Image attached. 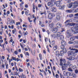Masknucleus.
Wrapping results in <instances>:
<instances>
[{
	"mask_svg": "<svg viewBox=\"0 0 78 78\" xmlns=\"http://www.w3.org/2000/svg\"><path fill=\"white\" fill-rule=\"evenodd\" d=\"M76 31H78V24L76 25L75 27H72L71 28V30H68L67 31V33L68 34L67 36V37L69 38L70 36H72L73 34H73H76L78 33V32Z\"/></svg>",
	"mask_w": 78,
	"mask_h": 78,
	"instance_id": "nucleus-1",
	"label": "nucleus"
},
{
	"mask_svg": "<svg viewBox=\"0 0 78 78\" xmlns=\"http://www.w3.org/2000/svg\"><path fill=\"white\" fill-rule=\"evenodd\" d=\"M61 44L62 45L61 46V48H65V46L66 45V42L64 40H63L61 41Z\"/></svg>",
	"mask_w": 78,
	"mask_h": 78,
	"instance_id": "nucleus-2",
	"label": "nucleus"
},
{
	"mask_svg": "<svg viewBox=\"0 0 78 78\" xmlns=\"http://www.w3.org/2000/svg\"><path fill=\"white\" fill-rule=\"evenodd\" d=\"M55 14L54 13H49V14L48 15V19H52L53 17H55Z\"/></svg>",
	"mask_w": 78,
	"mask_h": 78,
	"instance_id": "nucleus-3",
	"label": "nucleus"
},
{
	"mask_svg": "<svg viewBox=\"0 0 78 78\" xmlns=\"http://www.w3.org/2000/svg\"><path fill=\"white\" fill-rule=\"evenodd\" d=\"M55 4V2H48L47 3L48 6H50L51 7H52L53 6H54Z\"/></svg>",
	"mask_w": 78,
	"mask_h": 78,
	"instance_id": "nucleus-4",
	"label": "nucleus"
},
{
	"mask_svg": "<svg viewBox=\"0 0 78 78\" xmlns=\"http://www.w3.org/2000/svg\"><path fill=\"white\" fill-rule=\"evenodd\" d=\"M67 54L69 56H70V55H73L75 56V52H73V51H69L67 52Z\"/></svg>",
	"mask_w": 78,
	"mask_h": 78,
	"instance_id": "nucleus-5",
	"label": "nucleus"
},
{
	"mask_svg": "<svg viewBox=\"0 0 78 78\" xmlns=\"http://www.w3.org/2000/svg\"><path fill=\"white\" fill-rule=\"evenodd\" d=\"M74 9L67 10H66V12L69 13H71V12H74Z\"/></svg>",
	"mask_w": 78,
	"mask_h": 78,
	"instance_id": "nucleus-6",
	"label": "nucleus"
},
{
	"mask_svg": "<svg viewBox=\"0 0 78 78\" xmlns=\"http://www.w3.org/2000/svg\"><path fill=\"white\" fill-rule=\"evenodd\" d=\"M57 28H60L62 27V24H61L60 23H58L56 25Z\"/></svg>",
	"mask_w": 78,
	"mask_h": 78,
	"instance_id": "nucleus-7",
	"label": "nucleus"
},
{
	"mask_svg": "<svg viewBox=\"0 0 78 78\" xmlns=\"http://www.w3.org/2000/svg\"><path fill=\"white\" fill-rule=\"evenodd\" d=\"M57 39H59L60 40H61V41H63L64 39V36L63 35H60V36H59V37H58V38H57Z\"/></svg>",
	"mask_w": 78,
	"mask_h": 78,
	"instance_id": "nucleus-8",
	"label": "nucleus"
},
{
	"mask_svg": "<svg viewBox=\"0 0 78 78\" xmlns=\"http://www.w3.org/2000/svg\"><path fill=\"white\" fill-rule=\"evenodd\" d=\"M52 31L53 33H56L58 32V29L56 28H53Z\"/></svg>",
	"mask_w": 78,
	"mask_h": 78,
	"instance_id": "nucleus-9",
	"label": "nucleus"
},
{
	"mask_svg": "<svg viewBox=\"0 0 78 78\" xmlns=\"http://www.w3.org/2000/svg\"><path fill=\"white\" fill-rule=\"evenodd\" d=\"M51 11L53 12H55L56 11V9L55 7H53L52 9H51Z\"/></svg>",
	"mask_w": 78,
	"mask_h": 78,
	"instance_id": "nucleus-10",
	"label": "nucleus"
},
{
	"mask_svg": "<svg viewBox=\"0 0 78 78\" xmlns=\"http://www.w3.org/2000/svg\"><path fill=\"white\" fill-rule=\"evenodd\" d=\"M63 74L64 75H66V76H69L70 75V73L69 72H66L64 71L63 72Z\"/></svg>",
	"mask_w": 78,
	"mask_h": 78,
	"instance_id": "nucleus-11",
	"label": "nucleus"
},
{
	"mask_svg": "<svg viewBox=\"0 0 78 78\" xmlns=\"http://www.w3.org/2000/svg\"><path fill=\"white\" fill-rule=\"evenodd\" d=\"M73 5V3H69L67 5V6L69 8H71Z\"/></svg>",
	"mask_w": 78,
	"mask_h": 78,
	"instance_id": "nucleus-12",
	"label": "nucleus"
},
{
	"mask_svg": "<svg viewBox=\"0 0 78 78\" xmlns=\"http://www.w3.org/2000/svg\"><path fill=\"white\" fill-rule=\"evenodd\" d=\"M55 3V5L56 6H57V7L60 6V2H56Z\"/></svg>",
	"mask_w": 78,
	"mask_h": 78,
	"instance_id": "nucleus-13",
	"label": "nucleus"
},
{
	"mask_svg": "<svg viewBox=\"0 0 78 78\" xmlns=\"http://www.w3.org/2000/svg\"><path fill=\"white\" fill-rule=\"evenodd\" d=\"M68 25H69V27L70 25V26H73V25H75V24L74 23H66V26H68Z\"/></svg>",
	"mask_w": 78,
	"mask_h": 78,
	"instance_id": "nucleus-14",
	"label": "nucleus"
},
{
	"mask_svg": "<svg viewBox=\"0 0 78 78\" xmlns=\"http://www.w3.org/2000/svg\"><path fill=\"white\" fill-rule=\"evenodd\" d=\"M54 25H55L54 23H51L49 24V27L50 28H53V27H54Z\"/></svg>",
	"mask_w": 78,
	"mask_h": 78,
	"instance_id": "nucleus-15",
	"label": "nucleus"
},
{
	"mask_svg": "<svg viewBox=\"0 0 78 78\" xmlns=\"http://www.w3.org/2000/svg\"><path fill=\"white\" fill-rule=\"evenodd\" d=\"M56 19L57 20H60V19H61V17L59 15H58L56 16Z\"/></svg>",
	"mask_w": 78,
	"mask_h": 78,
	"instance_id": "nucleus-16",
	"label": "nucleus"
},
{
	"mask_svg": "<svg viewBox=\"0 0 78 78\" xmlns=\"http://www.w3.org/2000/svg\"><path fill=\"white\" fill-rule=\"evenodd\" d=\"M65 8V5H63L62 6H59V9H61L62 10H64V8Z\"/></svg>",
	"mask_w": 78,
	"mask_h": 78,
	"instance_id": "nucleus-17",
	"label": "nucleus"
},
{
	"mask_svg": "<svg viewBox=\"0 0 78 78\" xmlns=\"http://www.w3.org/2000/svg\"><path fill=\"white\" fill-rule=\"evenodd\" d=\"M69 60L72 61L73 60H74V59H75V58H74V57L72 56L70 57L69 58Z\"/></svg>",
	"mask_w": 78,
	"mask_h": 78,
	"instance_id": "nucleus-18",
	"label": "nucleus"
},
{
	"mask_svg": "<svg viewBox=\"0 0 78 78\" xmlns=\"http://www.w3.org/2000/svg\"><path fill=\"white\" fill-rule=\"evenodd\" d=\"M56 35H55V34H52L51 35V37H52V38H54V39H55V38H56Z\"/></svg>",
	"mask_w": 78,
	"mask_h": 78,
	"instance_id": "nucleus-19",
	"label": "nucleus"
},
{
	"mask_svg": "<svg viewBox=\"0 0 78 78\" xmlns=\"http://www.w3.org/2000/svg\"><path fill=\"white\" fill-rule=\"evenodd\" d=\"M61 49H62L63 50V51L64 52V53H67V50H66V49L65 48H61Z\"/></svg>",
	"mask_w": 78,
	"mask_h": 78,
	"instance_id": "nucleus-20",
	"label": "nucleus"
},
{
	"mask_svg": "<svg viewBox=\"0 0 78 78\" xmlns=\"http://www.w3.org/2000/svg\"><path fill=\"white\" fill-rule=\"evenodd\" d=\"M70 64V62H69V61H68L67 64H64V66L65 67H67Z\"/></svg>",
	"mask_w": 78,
	"mask_h": 78,
	"instance_id": "nucleus-21",
	"label": "nucleus"
},
{
	"mask_svg": "<svg viewBox=\"0 0 78 78\" xmlns=\"http://www.w3.org/2000/svg\"><path fill=\"white\" fill-rule=\"evenodd\" d=\"M70 50H73V51H75V52H76V53H78V50L76 49L72 48L70 49Z\"/></svg>",
	"mask_w": 78,
	"mask_h": 78,
	"instance_id": "nucleus-22",
	"label": "nucleus"
},
{
	"mask_svg": "<svg viewBox=\"0 0 78 78\" xmlns=\"http://www.w3.org/2000/svg\"><path fill=\"white\" fill-rule=\"evenodd\" d=\"M76 69V66L74 65V66H73L72 68V69H73L74 70H75Z\"/></svg>",
	"mask_w": 78,
	"mask_h": 78,
	"instance_id": "nucleus-23",
	"label": "nucleus"
},
{
	"mask_svg": "<svg viewBox=\"0 0 78 78\" xmlns=\"http://www.w3.org/2000/svg\"><path fill=\"white\" fill-rule=\"evenodd\" d=\"M62 55L61 54H59L58 55H57L58 56L59 58H62Z\"/></svg>",
	"mask_w": 78,
	"mask_h": 78,
	"instance_id": "nucleus-24",
	"label": "nucleus"
},
{
	"mask_svg": "<svg viewBox=\"0 0 78 78\" xmlns=\"http://www.w3.org/2000/svg\"><path fill=\"white\" fill-rule=\"evenodd\" d=\"M61 34V32H57V36L58 37H59V36H60V35Z\"/></svg>",
	"mask_w": 78,
	"mask_h": 78,
	"instance_id": "nucleus-25",
	"label": "nucleus"
},
{
	"mask_svg": "<svg viewBox=\"0 0 78 78\" xmlns=\"http://www.w3.org/2000/svg\"><path fill=\"white\" fill-rule=\"evenodd\" d=\"M68 71H69L70 72H73V70H72V69L71 68H68Z\"/></svg>",
	"mask_w": 78,
	"mask_h": 78,
	"instance_id": "nucleus-26",
	"label": "nucleus"
},
{
	"mask_svg": "<svg viewBox=\"0 0 78 78\" xmlns=\"http://www.w3.org/2000/svg\"><path fill=\"white\" fill-rule=\"evenodd\" d=\"M23 33L24 34V36H25V35H27L28 34V33L27 31H26V32L24 31L23 32Z\"/></svg>",
	"mask_w": 78,
	"mask_h": 78,
	"instance_id": "nucleus-27",
	"label": "nucleus"
},
{
	"mask_svg": "<svg viewBox=\"0 0 78 78\" xmlns=\"http://www.w3.org/2000/svg\"><path fill=\"white\" fill-rule=\"evenodd\" d=\"M39 58H40V60H42V56L41 54H39Z\"/></svg>",
	"mask_w": 78,
	"mask_h": 78,
	"instance_id": "nucleus-28",
	"label": "nucleus"
},
{
	"mask_svg": "<svg viewBox=\"0 0 78 78\" xmlns=\"http://www.w3.org/2000/svg\"><path fill=\"white\" fill-rule=\"evenodd\" d=\"M12 60H13V61H16V57H14L12 56Z\"/></svg>",
	"mask_w": 78,
	"mask_h": 78,
	"instance_id": "nucleus-29",
	"label": "nucleus"
},
{
	"mask_svg": "<svg viewBox=\"0 0 78 78\" xmlns=\"http://www.w3.org/2000/svg\"><path fill=\"white\" fill-rule=\"evenodd\" d=\"M75 16H76V17H74L75 19H78V13L75 14Z\"/></svg>",
	"mask_w": 78,
	"mask_h": 78,
	"instance_id": "nucleus-30",
	"label": "nucleus"
},
{
	"mask_svg": "<svg viewBox=\"0 0 78 78\" xmlns=\"http://www.w3.org/2000/svg\"><path fill=\"white\" fill-rule=\"evenodd\" d=\"M17 62H18L19 61H20V62H22V60L19 58H17L16 59Z\"/></svg>",
	"mask_w": 78,
	"mask_h": 78,
	"instance_id": "nucleus-31",
	"label": "nucleus"
},
{
	"mask_svg": "<svg viewBox=\"0 0 78 78\" xmlns=\"http://www.w3.org/2000/svg\"><path fill=\"white\" fill-rule=\"evenodd\" d=\"M74 5H77L78 6V2H75L73 3Z\"/></svg>",
	"mask_w": 78,
	"mask_h": 78,
	"instance_id": "nucleus-32",
	"label": "nucleus"
},
{
	"mask_svg": "<svg viewBox=\"0 0 78 78\" xmlns=\"http://www.w3.org/2000/svg\"><path fill=\"white\" fill-rule=\"evenodd\" d=\"M78 5H73V8L74 9V8H77V7L78 6Z\"/></svg>",
	"mask_w": 78,
	"mask_h": 78,
	"instance_id": "nucleus-33",
	"label": "nucleus"
},
{
	"mask_svg": "<svg viewBox=\"0 0 78 78\" xmlns=\"http://www.w3.org/2000/svg\"><path fill=\"white\" fill-rule=\"evenodd\" d=\"M57 48H58V47L57 46H55V47H54L53 48V49L54 50H56L57 49Z\"/></svg>",
	"mask_w": 78,
	"mask_h": 78,
	"instance_id": "nucleus-34",
	"label": "nucleus"
},
{
	"mask_svg": "<svg viewBox=\"0 0 78 78\" xmlns=\"http://www.w3.org/2000/svg\"><path fill=\"white\" fill-rule=\"evenodd\" d=\"M72 76H73V78H75L76 77V75H75V73H73Z\"/></svg>",
	"mask_w": 78,
	"mask_h": 78,
	"instance_id": "nucleus-35",
	"label": "nucleus"
},
{
	"mask_svg": "<svg viewBox=\"0 0 78 78\" xmlns=\"http://www.w3.org/2000/svg\"><path fill=\"white\" fill-rule=\"evenodd\" d=\"M75 38H74V37H72V38H70V40L71 41H74V40H75Z\"/></svg>",
	"mask_w": 78,
	"mask_h": 78,
	"instance_id": "nucleus-36",
	"label": "nucleus"
},
{
	"mask_svg": "<svg viewBox=\"0 0 78 78\" xmlns=\"http://www.w3.org/2000/svg\"><path fill=\"white\" fill-rule=\"evenodd\" d=\"M60 54H61L62 55H63L64 54V52L63 51H60Z\"/></svg>",
	"mask_w": 78,
	"mask_h": 78,
	"instance_id": "nucleus-37",
	"label": "nucleus"
},
{
	"mask_svg": "<svg viewBox=\"0 0 78 78\" xmlns=\"http://www.w3.org/2000/svg\"><path fill=\"white\" fill-rule=\"evenodd\" d=\"M55 53H56V55L57 56H58L59 55V51H56Z\"/></svg>",
	"mask_w": 78,
	"mask_h": 78,
	"instance_id": "nucleus-38",
	"label": "nucleus"
},
{
	"mask_svg": "<svg viewBox=\"0 0 78 78\" xmlns=\"http://www.w3.org/2000/svg\"><path fill=\"white\" fill-rule=\"evenodd\" d=\"M74 44H78V41H74V42H73Z\"/></svg>",
	"mask_w": 78,
	"mask_h": 78,
	"instance_id": "nucleus-39",
	"label": "nucleus"
},
{
	"mask_svg": "<svg viewBox=\"0 0 78 78\" xmlns=\"http://www.w3.org/2000/svg\"><path fill=\"white\" fill-rule=\"evenodd\" d=\"M28 20L30 22H33V20H30V17H28Z\"/></svg>",
	"mask_w": 78,
	"mask_h": 78,
	"instance_id": "nucleus-40",
	"label": "nucleus"
},
{
	"mask_svg": "<svg viewBox=\"0 0 78 78\" xmlns=\"http://www.w3.org/2000/svg\"><path fill=\"white\" fill-rule=\"evenodd\" d=\"M62 70H66V67L64 66H62Z\"/></svg>",
	"mask_w": 78,
	"mask_h": 78,
	"instance_id": "nucleus-41",
	"label": "nucleus"
},
{
	"mask_svg": "<svg viewBox=\"0 0 78 78\" xmlns=\"http://www.w3.org/2000/svg\"><path fill=\"white\" fill-rule=\"evenodd\" d=\"M75 10V9H74V11ZM78 12V8H77L75 9V11H74V12Z\"/></svg>",
	"mask_w": 78,
	"mask_h": 78,
	"instance_id": "nucleus-42",
	"label": "nucleus"
},
{
	"mask_svg": "<svg viewBox=\"0 0 78 78\" xmlns=\"http://www.w3.org/2000/svg\"><path fill=\"white\" fill-rule=\"evenodd\" d=\"M73 16V14H70L69 15V17H72Z\"/></svg>",
	"mask_w": 78,
	"mask_h": 78,
	"instance_id": "nucleus-43",
	"label": "nucleus"
},
{
	"mask_svg": "<svg viewBox=\"0 0 78 78\" xmlns=\"http://www.w3.org/2000/svg\"><path fill=\"white\" fill-rule=\"evenodd\" d=\"M73 73H69V76H73Z\"/></svg>",
	"mask_w": 78,
	"mask_h": 78,
	"instance_id": "nucleus-44",
	"label": "nucleus"
},
{
	"mask_svg": "<svg viewBox=\"0 0 78 78\" xmlns=\"http://www.w3.org/2000/svg\"><path fill=\"white\" fill-rule=\"evenodd\" d=\"M20 22H16V25H17V26H18V25H20Z\"/></svg>",
	"mask_w": 78,
	"mask_h": 78,
	"instance_id": "nucleus-45",
	"label": "nucleus"
},
{
	"mask_svg": "<svg viewBox=\"0 0 78 78\" xmlns=\"http://www.w3.org/2000/svg\"><path fill=\"white\" fill-rule=\"evenodd\" d=\"M68 43L70 44H73V42L70 41L68 42Z\"/></svg>",
	"mask_w": 78,
	"mask_h": 78,
	"instance_id": "nucleus-46",
	"label": "nucleus"
},
{
	"mask_svg": "<svg viewBox=\"0 0 78 78\" xmlns=\"http://www.w3.org/2000/svg\"><path fill=\"white\" fill-rule=\"evenodd\" d=\"M73 65H72V64H71L70 65H69V68H71L72 69V67H73Z\"/></svg>",
	"mask_w": 78,
	"mask_h": 78,
	"instance_id": "nucleus-47",
	"label": "nucleus"
},
{
	"mask_svg": "<svg viewBox=\"0 0 78 78\" xmlns=\"http://www.w3.org/2000/svg\"><path fill=\"white\" fill-rule=\"evenodd\" d=\"M36 17H35V18L34 20V23H36Z\"/></svg>",
	"mask_w": 78,
	"mask_h": 78,
	"instance_id": "nucleus-48",
	"label": "nucleus"
},
{
	"mask_svg": "<svg viewBox=\"0 0 78 78\" xmlns=\"http://www.w3.org/2000/svg\"><path fill=\"white\" fill-rule=\"evenodd\" d=\"M19 71L20 72H23V69H21V68H19Z\"/></svg>",
	"mask_w": 78,
	"mask_h": 78,
	"instance_id": "nucleus-49",
	"label": "nucleus"
},
{
	"mask_svg": "<svg viewBox=\"0 0 78 78\" xmlns=\"http://www.w3.org/2000/svg\"><path fill=\"white\" fill-rule=\"evenodd\" d=\"M48 39L47 37H45V42H47V41H48Z\"/></svg>",
	"mask_w": 78,
	"mask_h": 78,
	"instance_id": "nucleus-50",
	"label": "nucleus"
},
{
	"mask_svg": "<svg viewBox=\"0 0 78 78\" xmlns=\"http://www.w3.org/2000/svg\"><path fill=\"white\" fill-rule=\"evenodd\" d=\"M55 78H59V76H58V74H57L55 75Z\"/></svg>",
	"mask_w": 78,
	"mask_h": 78,
	"instance_id": "nucleus-51",
	"label": "nucleus"
},
{
	"mask_svg": "<svg viewBox=\"0 0 78 78\" xmlns=\"http://www.w3.org/2000/svg\"><path fill=\"white\" fill-rule=\"evenodd\" d=\"M63 31H64V28H62V31H61V32L62 33V32H63Z\"/></svg>",
	"mask_w": 78,
	"mask_h": 78,
	"instance_id": "nucleus-52",
	"label": "nucleus"
},
{
	"mask_svg": "<svg viewBox=\"0 0 78 78\" xmlns=\"http://www.w3.org/2000/svg\"><path fill=\"white\" fill-rule=\"evenodd\" d=\"M10 13V12H9V11H7V16H8V14H9Z\"/></svg>",
	"mask_w": 78,
	"mask_h": 78,
	"instance_id": "nucleus-53",
	"label": "nucleus"
},
{
	"mask_svg": "<svg viewBox=\"0 0 78 78\" xmlns=\"http://www.w3.org/2000/svg\"><path fill=\"white\" fill-rule=\"evenodd\" d=\"M75 73H78V70L77 69H76L75 70Z\"/></svg>",
	"mask_w": 78,
	"mask_h": 78,
	"instance_id": "nucleus-54",
	"label": "nucleus"
},
{
	"mask_svg": "<svg viewBox=\"0 0 78 78\" xmlns=\"http://www.w3.org/2000/svg\"><path fill=\"white\" fill-rule=\"evenodd\" d=\"M5 64L6 69H8V64H6V63H5Z\"/></svg>",
	"mask_w": 78,
	"mask_h": 78,
	"instance_id": "nucleus-55",
	"label": "nucleus"
},
{
	"mask_svg": "<svg viewBox=\"0 0 78 78\" xmlns=\"http://www.w3.org/2000/svg\"><path fill=\"white\" fill-rule=\"evenodd\" d=\"M52 43V44L53 45H54L55 44V41H52L51 42Z\"/></svg>",
	"mask_w": 78,
	"mask_h": 78,
	"instance_id": "nucleus-56",
	"label": "nucleus"
},
{
	"mask_svg": "<svg viewBox=\"0 0 78 78\" xmlns=\"http://www.w3.org/2000/svg\"><path fill=\"white\" fill-rule=\"evenodd\" d=\"M30 63H28L27 64V67H28L30 66Z\"/></svg>",
	"mask_w": 78,
	"mask_h": 78,
	"instance_id": "nucleus-57",
	"label": "nucleus"
},
{
	"mask_svg": "<svg viewBox=\"0 0 78 78\" xmlns=\"http://www.w3.org/2000/svg\"><path fill=\"white\" fill-rule=\"evenodd\" d=\"M17 72H14V75H16V76H17Z\"/></svg>",
	"mask_w": 78,
	"mask_h": 78,
	"instance_id": "nucleus-58",
	"label": "nucleus"
},
{
	"mask_svg": "<svg viewBox=\"0 0 78 78\" xmlns=\"http://www.w3.org/2000/svg\"><path fill=\"white\" fill-rule=\"evenodd\" d=\"M13 24V23H12V21H11L9 23V24H10V25H12V24Z\"/></svg>",
	"mask_w": 78,
	"mask_h": 78,
	"instance_id": "nucleus-59",
	"label": "nucleus"
},
{
	"mask_svg": "<svg viewBox=\"0 0 78 78\" xmlns=\"http://www.w3.org/2000/svg\"><path fill=\"white\" fill-rule=\"evenodd\" d=\"M33 9H35V5H33Z\"/></svg>",
	"mask_w": 78,
	"mask_h": 78,
	"instance_id": "nucleus-60",
	"label": "nucleus"
},
{
	"mask_svg": "<svg viewBox=\"0 0 78 78\" xmlns=\"http://www.w3.org/2000/svg\"><path fill=\"white\" fill-rule=\"evenodd\" d=\"M25 14L26 16H28V12H25Z\"/></svg>",
	"mask_w": 78,
	"mask_h": 78,
	"instance_id": "nucleus-61",
	"label": "nucleus"
},
{
	"mask_svg": "<svg viewBox=\"0 0 78 78\" xmlns=\"http://www.w3.org/2000/svg\"><path fill=\"white\" fill-rule=\"evenodd\" d=\"M15 53L16 55H17V51H15Z\"/></svg>",
	"mask_w": 78,
	"mask_h": 78,
	"instance_id": "nucleus-62",
	"label": "nucleus"
},
{
	"mask_svg": "<svg viewBox=\"0 0 78 78\" xmlns=\"http://www.w3.org/2000/svg\"><path fill=\"white\" fill-rule=\"evenodd\" d=\"M41 6H42V5H41V4H38L39 8H40Z\"/></svg>",
	"mask_w": 78,
	"mask_h": 78,
	"instance_id": "nucleus-63",
	"label": "nucleus"
},
{
	"mask_svg": "<svg viewBox=\"0 0 78 78\" xmlns=\"http://www.w3.org/2000/svg\"><path fill=\"white\" fill-rule=\"evenodd\" d=\"M75 37L76 39H78V36H75V37Z\"/></svg>",
	"mask_w": 78,
	"mask_h": 78,
	"instance_id": "nucleus-64",
	"label": "nucleus"
}]
</instances>
